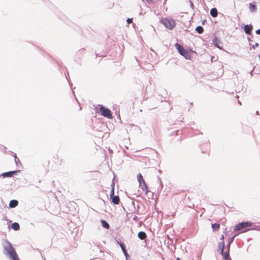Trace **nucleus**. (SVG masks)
<instances>
[{
	"label": "nucleus",
	"mask_w": 260,
	"mask_h": 260,
	"mask_svg": "<svg viewBox=\"0 0 260 260\" xmlns=\"http://www.w3.org/2000/svg\"><path fill=\"white\" fill-rule=\"evenodd\" d=\"M4 248L7 254L10 256V258L12 260H19L17 254L11 243L6 242L4 244Z\"/></svg>",
	"instance_id": "nucleus-1"
},
{
	"label": "nucleus",
	"mask_w": 260,
	"mask_h": 260,
	"mask_svg": "<svg viewBox=\"0 0 260 260\" xmlns=\"http://www.w3.org/2000/svg\"><path fill=\"white\" fill-rule=\"evenodd\" d=\"M161 23L168 29L172 30L176 26V20L171 18H165L161 20Z\"/></svg>",
	"instance_id": "nucleus-2"
},
{
	"label": "nucleus",
	"mask_w": 260,
	"mask_h": 260,
	"mask_svg": "<svg viewBox=\"0 0 260 260\" xmlns=\"http://www.w3.org/2000/svg\"><path fill=\"white\" fill-rule=\"evenodd\" d=\"M175 47H176L177 50L179 53L182 56H183L185 59H190L191 58V52L188 50H186L182 47L180 46L178 43L175 44Z\"/></svg>",
	"instance_id": "nucleus-3"
},
{
	"label": "nucleus",
	"mask_w": 260,
	"mask_h": 260,
	"mask_svg": "<svg viewBox=\"0 0 260 260\" xmlns=\"http://www.w3.org/2000/svg\"><path fill=\"white\" fill-rule=\"evenodd\" d=\"M99 110L102 115L109 119L112 118V115L111 112L108 108L101 105L100 106Z\"/></svg>",
	"instance_id": "nucleus-4"
},
{
	"label": "nucleus",
	"mask_w": 260,
	"mask_h": 260,
	"mask_svg": "<svg viewBox=\"0 0 260 260\" xmlns=\"http://www.w3.org/2000/svg\"><path fill=\"white\" fill-rule=\"evenodd\" d=\"M252 225V223L251 222H243L238 223L235 227V231H240L244 228L248 226H250Z\"/></svg>",
	"instance_id": "nucleus-5"
},
{
	"label": "nucleus",
	"mask_w": 260,
	"mask_h": 260,
	"mask_svg": "<svg viewBox=\"0 0 260 260\" xmlns=\"http://www.w3.org/2000/svg\"><path fill=\"white\" fill-rule=\"evenodd\" d=\"M114 188L111 191V198H112V201L113 203V204L117 205L119 204V198L118 196H114Z\"/></svg>",
	"instance_id": "nucleus-6"
},
{
	"label": "nucleus",
	"mask_w": 260,
	"mask_h": 260,
	"mask_svg": "<svg viewBox=\"0 0 260 260\" xmlns=\"http://www.w3.org/2000/svg\"><path fill=\"white\" fill-rule=\"evenodd\" d=\"M139 187L142 189V190L145 193V194H147L148 190L145 181L142 183H139Z\"/></svg>",
	"instance_id": "nucleus-7"
},
{
	"label": "nucleus",
	"mask_w": 260,
	"mask_h": 260,
	"mask_svg": "<svg viewBox=\"0 0 260 260\" xmlns=\"http://www.w3.org/2000/svg\"><path fill=\"white\" fill-rule=\"evenodd\" d=\"M119 245L121 248V249L125 256V258H126V259L127 260V257L129 256L128 255V254L127 253L126 250V249H125V245L124 244V243H119Z\"/></svg>",
	"instance_id": "nucleus-8"
},
{
	"label": "nucleus",
	"mask_w": 260,
	"mask_h": 260,
	"mask_svg": "<svg viewBox=\"0 0 260 260\" xmlns=\"http://www.w3.org/2000/svg\"><path fill=\"white\" fill-rule=\"evenodd\" d=\"M224 247V243L223 241H222V242L219 243L218 245V251L220 253H223Z\"/></svg>",
	"instance_id": "nucleus-9"
},
{
	"label": "nucleus",
	"mask_w": 260,
	"mask_h": 260,
	"mask_svg": "<svg viewBox=\"0 0 260 260\" xmlns=\"http://www.w3.org/2000/svg\"><path fill=\"white\" fill-rule=\"evenodd\" d=\"M18 202L17 200H12L10 202L9 206L11 208H14L18 205Z\"/></svg>",
	"instance_id": "nucleus-10"
},
{
	"label": "nucleus",
	"mask_w": 260,
	"mask_h": 260,
	"mask_svg": "<svg viewBox=\"0 0 260 260\" xmlns=\"http://www.w3.org/2000/svg\"><path fill=\"white\" fill-rule=\"evenodd\" d=\"M217 10L216 8H212L210 11V14L213 17H216L217 16Z\"/></svg>",
	"instance_id": "nucleus-11"
},
{
	"label": "nucleus",
	"mask_w": 260,
	"mask_h": 260,
	"mask_svg": "<svg viewBox=\"0 0 260 260\" xmlns=\"http://www.w3.org/2000/svg\"><path fill=\"white\" fill-rule=\"evenodd\" d=\"M138 237L141 240H144L146 238V235L144 232H140L138 233Z\"/></svg>",
	"instance_id": "nucleus-12"
},
{
	"label": "nucleus",
	"mask_w": 260,
	"mask_h": 260,
	"mask_svg": "<svg viewBox=\"0 0 260 260\" xmlns=\"http://www.w3.org/2000/svg\"><path fill=\"white\" fill-rule=\"evenodd\" d=\"M16 171H11L9 172H7L3 174V176L4 177H11L13 174L16 173Z\"/></svg>",
	"instance_id": "nucleus-13"
},
{
	"label": "nucleus",
	"mask_w": 260,
	"mask_h": 260,
	"mask_svg": "<svg viewBox=\"0 0 260 260\" xmlns=\"http://www.w3.org/2000/svg\"><path fill=\"white\" fill-rule=\"evenodd\" d=\"M249 9L251 12H254L256 10V5L254 3L249 4Z\"/></svg>",
	"instance_id": "nucleus-14"
},
{
	"label": "nucleus",
	"mask_w": 260,
	"mask_h": 260,
	"mask_svg": "<svg viewBox=\"0 0 260 260\" xmlns=\"http://www.w3.org/2000/svg\"><path fill=\"white\" fill-rule=\"evenodd\" d=\"M12 228L14 230H18L20 228L19 224L17 222H14L12 224Z\"/></svg>",
	"instance_id": "nucleus-15"
},
{
	"label": "nucleus",
	"mask_w": 260,
	"mask_h": 260,
	"mask_svg": "<svg viewBox=\"0 0 260 260\" xmlns=\"http://www.w3.org/2000/svg\"><path fill=\"white\" fill-rule=\"evenodd\" d=\"M102 225L103 226V228L105 229H109V224L104 220H102L101 221Z\"/></svg>",
	"instance_id": "nucleus-16"
},
{
	"label": "nucleus",
	"mask_w": 260,
	"mask_h": 260,
	"mask_svg": "<svg viewBox=\"0 0 260 260\" xmlns=\"http://www.w3.org/2000/svg\"><path fill=\"white\" fill-rule=\"evenodd\" d=\"M244 30L247 34H250L251 31V28L248 25H245L244 27Z\"/></svg>",
	"instance_id": "nucleus-17"
},
{
	"label": "nucleus",
	"mask_w": 260,
	"mask_h": 260,
	"mask_svg": "<svg viewBox=\"0 0 260 260\" xmlns=\"http://www.w3.org/2000/svg\"><path fill=\"white\" fill-rule=\"evenodd\" d=\"M137 179H138L139 183H142L145 181L143 178V176H142V175L141 174H138V175L137 176Z\"/></svg>",
	"instance_id": "nucleus-18"
},
{
	"label": "nucleus",
	"mask_w": 260,
	"mask_h": 260,
	"mask_svg": "<svg viewBox=\"0 0 260 260\" xmlns=\"http://www.w3.org/2000/svg\"><path fill=\"white\" fill-rule=\"evenodd\" d=\"M221 254L226 260H229L230 258L229 251L224 253L223 252V253Z\"/></svg>",
	"instance_id": "nucleus-19"
},
{
	"label": "nucleus",
	"mask_w": 260,
	"mask_h": 260,
	"mask_svg": "<svg viewBox=\"0 0 260 260\" xmlns=\"http://www.w3.org/2000/svg\"><path fill=\"white\" fill-rule=\"evenodd\" d=\"M220 225L218 223H214L212 224V228L213 230H217L219 228Z\"/></svg>",
	"instance_id": "nucleus-20"
},
{
	"label": "nucleus",
	"mask_w": 260,
	"mask_h": 260,
	"mask_svg": "<svg viewBox=\"0 0 260 260\" xmlns=\"http://www.w3.org/2000/svg\"><path fill=\"white\" fill-rule=\"evenodd\" d=\"M196 30L199 34H202L203 32V28L202 26H198L196 28Z\"/></svg>",
	"instance_id": "nucleus-21"
},
{
	"label": "nucleus",
	"mask_w": 260,
	"mask_h": 260,
	"mask_svg": "<svg viewBox=\"0 0 260 260\" xmlns=\"http://www.w3.org/2000/svg\"><path fill=\"white\" fill-rule=\"evenodd\" d=\"M213 44L214 45L216 46L217 48H219L220 49H221V47L218 46V44H217V39H215L214 41H213Z\"/></svg>",
	"instance_id": "nucleus-22"
},
{
	"label": "nucleus",
	"mask_w": 260,
	"mask_h": 260,
	"mask_svg": "<svg viewBox=\"0 0 260 260\" xmlns=\"http://www.w3.org/2000/svg\"><path fill=\"white\" fill-rule=\"evenodd\" d=\"M258 46V44L257 43H255L253 45L252 48H255V47H257Z\"/></svg>",
	"instance_id": "nucleus-23"
},
{
	"label": "nucleus",
	"mask_w": 260,
	"mask_h": 260,
	"mask_svg": "<svg viewBox=\"0 0 260 260\" xmlns=\"http://www.w3.org/2000/svg\"><path fill=\"white\" fill-rule=\"evenodd\" d=\"M234 238V237H233V239H232V240H233ZM232 241H231V242L228 244V246H228V251H229V250L230 247V244H231V242Z\"/></svg>",
	"instance_id": "nucleus-24"
},
{
	"label": "nucleus",
	"mask_w": 260,
	"mask_h": 260,
	"mask_svg": "<svg viewBox=\"0 0 260 260\" xmlns=\"http://www.w3.org/2000/svg\"><path fill=\"white\" fill-rule=\"evenodd\" d=\"M126 21L128 23H131L132 22V19L128 18Z\"/></svg>",
	"instance_id": "nucleus-25"
},
{
	"label": "nucleus",
	"mask_w": 260,
	"mask_h": 260,
	"mask_svg": "<svg viewBox=\"0 0 260 260\" xmlns=\"http://www.w3.org/2000/svg\"><path fill=\"white\" fill-rule=\"evenodd\" d=\"M256 33L258 35H260V29H258L256 31Z\"/></svg>",
	"instance_id": "nucleus-26"
},
{
	"label": "nucleus",
	"mask_w": 260,
	"mask_h": 260,
	"mask_svg": "<svg viewBox=\"0 0 260 260\" xmlns=\"http://www.w3.org/2000/svg\"><path fill=\"white\" fill-rule=\"evenodd\" d=\"M224 239V236L223 235H222L221 237H220V240L223 241Z\"/></svg>",
	"instance_id": "nucleus-27"
},
{
	"label": "nucleus",
	"mask_w": 260,
	"mask_h": 260,
	"mask_svg": "<svg viewBox=\"0 0 260 260\" xmlns=\"http://www.w3.org/2000/svg\"><path fill=\"white\" fill-rule=\"evenodd\" d=\"M15 162H16V164H17L18 160H17V159H16V157H15Z\"/></svg>",
	"instance_id": "nucleus-28"
},
{
	"label": "nucleus",
	"mask_w": 260,
	"mask_h": 260,
	"mask_svg": "<svg viewBox=\"0 0 260 260\" xmlns=\"http://www.w3.org/2000/svg\"><path fill=\"white\" fill-rule=\"evenodd\" d=\"M177 260H181V259H180V258H177Z\"/></svg>",
	"instance_id": "nucleus-29"
}]
</instances>
